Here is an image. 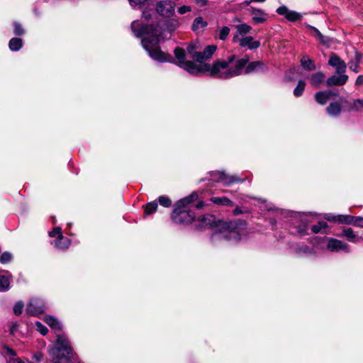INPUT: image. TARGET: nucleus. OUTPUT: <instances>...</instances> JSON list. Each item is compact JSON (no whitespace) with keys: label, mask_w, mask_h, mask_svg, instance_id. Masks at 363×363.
Instances as JSON below:
<instances>
[{"label":"nucleus","mask_w":363,"mask_h":363,"mask_svg":"<svg viewBox=\"0 0 363 363\" xmlns=\"http://www.w3.org/2000/svg\"><path fill=\"white\" fill-rule=\"evenodd\" d=\"M131 30L135 36L142 38V45L151 58L160 62L172 60L171 55L162 52L158 46L160 33L158 26L143 25L139 21H134L131 23Z\"/></svg>","instance_id":"f257e3e1"},{"label":"nucleus","mask_w":363,"mask_h":363,"mask_svg":"<svg viewBox=\"0 0 363 363\" xmlns=\"http://www.w3.org/2000/svg\"><path fill=\"white\" fill-rule=\"evenodd\" d=\"M231 55L226 60L218 61L213 65L208 64L203 67L211 76L221 79H230L245 74V67L250 59L247 56L235 60Z\"/></svg>","instance_id":"f03ea898"},{"label":"nucleus","mask_w":363,"mask_h":363,"mask_svg":"<svg viewBox=\"0 0 363 363\" xmlns=\"http://www.w3.org/2000/svg\"><path fill=\"white\" fill-rule=\"evenodd\" d=\"M198 198L196 193H193L190 196L178 201L172 213L173 221L179 224H188L194 219V214L191 211L186 210V206L191 202L196 201Z\"/></svg>","instance_id":"7ed1b4c3"},{"label":"nucleus","mask_w":363,"mask_h":363,"mask_svg":"<svg viewBox=\"0 0 363 363\" xmlns=\"http://www.w3.org/2000/svg\"><path fill=\"white\" fill-rule=\"evenodd\" d=\"M212 238L214 241L237 242L240 240V234L235 222H223L220 223L219 229L213 233Z\"/></svg>","instance_id":"20e7f679"},{"label":"nucleus","mask_w":363,"mask_h":363,"mask_svg":"<svg viewBox=\"0 0 363 363\" xmlns=\"http://www.w3.org/2000/svg\"><path fill=\"white\" fill-rule=\"evenodd\" d=\"M175 57L177 60V65L188 72L192 74H197L201 72L206 73V70L203 69L204 65L208 64H195L191 61L185 60V50L180 48H177L174 50Z\"/></svg>","instance_id":"39448f33"},{"label":"nucleus","mask_w":363,"mask_h":363,"mask_svg":"<svg viewBox=\"0 0 363 363\" xmlns=\"http://www.w3.org/2000/svg\"><path fill=\"white\" fill-rule=\"evenodd\" d=\"M72 350L64 336H58L56 342V347L49 350V354L51 356L58 358L60 356L65 358H69Z\"/></svg>","instance_id":"423d86ee"},{"label":"nucleus","mask_w":363,"mask_h":363,"mask_svg":"<svg viewBox=\"0 0 363 363\" xmlns=\"http://www.w3.org/2000/svg\"><path fill=\"white\" fill-rule=\"evenodd\" d=\"M175 4L169 0H162L157 2L155 9L157 13L163 17H172L174 13Z\"/></svg>","instance_id":"0eeeda50"},{"label":"nucleus","mask_w":363,"mask_h":363,"mask_svg":"<svg viewBox=\"0 0 363 363\" xmlns=\"http://www.w3.org/2000/svg\"><path fill=\"white\" fill-rule=\"evenodd\" d=\"M214 175L218 176V179H215V182H221L226 186H229L235 183H242L245 181V179H240L236 175H228L224 172H217Z\"/></svg>","instance_id":"6e6552de"},{"label":"nucleus","mask_w":363,"mask_h":363,"mask_svg":"<svg viewBox=\"0 0 363 363\" xmlns=\"http://www.w3.org/2000/svg\"><path fill=\"white\" fill-rule=\"evenodd\" d=\"M325 240H327L326 248L329 251L338 252L342 250L346 252H350V247L347 243L333 238H327Z\"/></svg>","instance_id":"1a4fd4ad"},{"label":"nucleus","mask_w":363,"mask_h":363,"mask_svg":"<svg viewBox=\"0 0 363 363\" xmlns=\"http://www.w3.org/2000/svg\"><path fill=\"white\" fill-rule=\"evenodd\" d=\"M45 306L43 300L40 298H33L28 304L26 312L32 315H37L43 313L45 311Z\"/></svg>","instance_id":"9d476101"},{"label":"nucleus","mask_w":363,"mask_h":363,"mask_svg":"<svg viewBox=\"0 0 363 363\" xmlns=\"http://www.w3.org/2000/svg\"><path fill=\"white\" fill-rule=\"evenodd\" d=\"M198 221L199 222V226L201 228H214L216 227L217 229H219L220 223H223L220 220H217L216 217L211 214H206L198 218Z\"/></svg>","instance_id":"9b49d317"},{"label":"nucleus","mask_w":363,"mask_h":363,"mask_svg":"<svg viewBox=\"0 0 363 363\" xmlns=\"http://www.w3.org/2000/svg\"><path fill=\"white\" fill-rule=\"evenodd\" d=\"M267 70V67L265 64L260 61H254L247 62L245 67V74H249L255 72H265Z\"/></svg>","instance_id":"f8f14e48"},{"label":"nucleus","mask_w":363,"mask_h":363,"mask_svg":"<svg viewBox=\"0 0 363 363\" xmlns=\"http://www.w3.org/2000/svg\"><path fill=\"white\" fill-rule=\"evenodd\" d=\"M277 13L281 16H284L285 18L290 21H296L301 18V14L289 10L286 6H281L277 9Z\"/></svg>","instance_id":"ddd939ff"},{"label":"nucleus","mask_w":363,"mask_h":363,"mask_svg":"<svg viewBox=\"0 0 363 363\" xmlns=\"http://www.w3.org/2000/svg\"><path fill=\"white\" fill-rule=\"evenodd\" d=\"M216 45H208L202 52H196L193 55V59L196 60L198 62H200L199 64H203L202 61L211 58L216 50Z\"/></svg>","instance_id":"4468645a"},{"label":"nucleus","mask_w":363,"mask_h":363,"mask_svg":"<svg viewBox=\"0 0 363 363\" xmlns=\"http://www.w3.org/2000/svg\"><path fill=\"white\" fill-rule=\"evenodd\" d=\"M348 77L344 73L335 74L330 77H329L325 81V84L328 86H340L343 85L347 81Z\"/></svg>","instance_id":"2eb2a0df"},{"label":"nucleus","mask_w":363,"mask_h":363,"mask_svg":"<svg viewBox=\"0 0 363 363\" xmlns=\"http://www.w3.org/2000/svg\"><path fill=\"white\" fill-rule=\"evenodd\" d=\"M249 11L252 16V21L256 24L262 23L267 18V14L262 9L250 7Z\"/></svg>","instance_id":"dca6fc26"},{"label":"nucleus","mask_w":363,"mask_h":363,"mask_svg":"<svg viewBox=\"0 0 363 363\" xmlns=\"http://www.w3.org/2000/svg\"><path fill=\"white\" fill-rule=\"evenodd\" d=\"M325 76L322 72H317L312 74L309 77V82L313 89H319L325 81Z\"/></svg>","instance_id":"f3484780"},{"label":"nucleus","mask_w":363,"mask_h":363,"mask_svg":"<svg viewBox=\"0 0 363 363\" xmlns=\"http://www.w3.org/2000/svg\"><path fill=\"white\" fill-rule=\"evenodd\" d=\"M328 64L336 68L337 73H345L346 65L337 55L335 54L332 55L328 61Z\"/></svg>","instance_id":"a211bd4d"},{"label":"nucleus","mask_w":363,"mask_h":363,"mask_svg":"<svg viewBox=\"0 0 363 363\" xmlns=\"http://www.w3.org/2000/svg\"><path fill=\"white\" fill-rule=\"evenodd\" d=\"M336 235L338 237H345L349 242L353 243L359 242L362 240V238L358 236L350 228H343L342 233Z\"/></svg>","instance_id":"6ab92c4d"},{"label":"nucleus","mask_w":363,"mask_h":363,"mask_svg":"<svg viewBox=\"0 0 363 363\" xmlns=\"http://www.w3.org/2000/svg\"><path fill=\"white\" fill-rule=\"evenodd\" d=\"M240 47L247 48L248 50L257 49L260 46V43L257 40H255L253 37L249 35L241 40H238L237 43Z\"/></svg>","instance_id":"aec40b11"},{"label":"nucleus","mask_w":363,"mask_h":363,"mask_svg":"<svg viewBox=\"0 0 363 363\" xmlns=\"http://www.w3.org/2000/svg\"><path fill=\"white\" fill-rule=\"evenodd\" d=\"M208 26V23L202 17H196L192 23L191 29L196 33H200Z\"/></svg>","instance_id":"412c9836"},{"label":"nucleus","mask_w":363,"mask_h":363,"mask_svg":"<svg viewBox=\"0 0 363 363\" xmlns=\"http://www.w3.org/2000/svg\"><path fill=\"white\" fill-rule=\"evenodd\" d=\"M52 244L56 249L59 250H65L69 247L70 245V240L62 235L60 238H57V240H54Z\"/></svg>","instance_id":"4be33fe9"},{"label":"nucleus","mask_w":363,"mask_h":363,"mask_svg":"<svg viewBox=\"0 0 363 363\" xmlns=\"http://www.w3.org/2000/svg\"><path fill=\"white\" fill-rule=\"evenodd\" d=\"M301 65L302 67L307 71H314L316 69V66L313 60L308 56L303 55L301 59Z\"/></svg>","instance_id":"5701e85b"},{"label":"nucleus","mask_w":363,"mask_h":363,"mask_svg":"<svg viewBox=\"0 0 363 363\" xmlns=\"http://www.w3.org/2000/svg\"><path fill=\"white\" fill-rule=\"evenodd\" d=\"M11 275L6 272V274L0 275V291H7L10 287Z\"/></svg>","instance_id":"b1692460"},{"label":"nucleus","mask_w":363,"mask_h":363,"mask_svg":"<svg viewBox=\"0 0 363 363\" xmlns=\"http://www.w3.org/2000/svg\"><path fill=\"white\" fill-rule=\"evenodd\" d=\"M333 96V92H317L315 99L320 104H325Z\"/></svg>","instance_id":"393cba45"},{"label":"nucleus","mask_w":363,"mask_h":363,"mask_svg":"<svg viewBox=\"0 0 363 363\" xmlns=\"http://www.w3.org/2000/svg\"><path fill=\"white\" fill-rule=\"evenodd\" d=\"M210 200L213 203L220 205V206H233L234 205V203L232 201H230L229 199H228L227 197H225V196L212 197V198H211Z\"/></svg>","instance_id":"a878e982"},{"label":"nucleus","mask_w":363,"mask_h":363,"mask_svg":"<svg viewBox=\"0 0 363 363\" xmlns=\"http://www.w3.org/2000/svg\"><path fill=\"white\" fill-rule=\"evenodd\" d=\"M230 32V29L228 26H223L221 28H218L215 34V37L221 40H225L227 39Z\"/></svg>","instance_id":"bb28decb"},{"label":"nucleus","mask_w":363,"mask_h":363,"mask_svg":"<svg viewBox=\"0 0 363 363\" xmlns=\"http://www.w3.org/2000/svg\"><path fill=\"white\" fill-rule=\"evenodd\" d=\"M235 29L236 30L234 34L242 35L250 33L252 30V28L246 23H240L235 26Z\"/></svg>","instance_id":"cd10ccee"},{"label":"nucleus","mask_w":363,"mask_h":363,"mask_svg":"<svg viewBox=\"0 0 363 363\" xmlns=\"http://www.w3.org/2000/svg\"><path fill=\"white\" fill-rule=\"evenodd\" d=\"M326 110L329 115L337 116L341 112V106L338 102L331 103Z\"/></svg>","instance_id":"c85d7f7f"},{"label":"nucleus","mask_w":363,"mask_h":363,"mask_svg":"<svg viewBox=\"0 0 363 363\" xmlns=\"http://www.w3.org/2000/svg\"><path fill=\"white\" fill-rule=\"evenodd\" d=\"M362 60V55L358 52H355L354 60H352L348 63L349 68L354 72H359V64Z\"/></svg>","instance_id":"c756f323"},{"label":"nucleus","mask_w":363,"mask_h":363,"mask_svg":"<svg viewBox=\"0 0 363 363\" xmlns=\"http://www.w3.org/2000/svg\"><path fill=\"white\" fill-rule=\"evenodd\" d=\"M23 45V42L21 38H13L10 40L9 47L11 51L19 50Z\"/></svg>","instance_id":"7c9ffc66"},{"label":"nucleus","mask_w":363,"mask_h":363,"mask_svg":"<svg viewBox=\"0 0 363 363\" xmlns=\"http://www.w3.org/2000/svg\"><path fill=\"white\" fill-rule=\"evenodd\" d=\"M328 228V225L327 223L325 221H320L318 224L313 225L311 227V230L313 233H325Z\"/></svg>","instance_id":"2f4dec72"},{"label":"nucleus","mask_w":363,"mask_h":363,"mask_svg":"<svg viewBox=\"0 0 363 363\" xmlns=\"http://www.w3.org/2000/svg\"><path fill=\"white\" fill-rule=\"evenodd\" d=\"M45 322L52 328L61 330V324L55 318L52 316H47L45 317Z\"/></svg>","instance_id":"473e14b6"},{"label":"nucleus","mask_w":363,"mask_h":363,"mask_svg":"<svg viewBox=\"0 0 363 363\" xmlns=\"http://www.w3.org/2000/svg\"><path fill=\"white\" fill-rule=\"evenodd\" d=\"M130 6L133 9H140L143 6L149 5L148 0H128Z\"/></svg>","instance_id":"72a5a7b5"},{"label":"nucleus","mask_w":363,"mask_h":363,"mask_svg":"<svg viewBox=\"0 0 363 363\" xmlns=\"http://www.w3.org/2000/svg\"><path fill=\"white\" fill-rule=\"evenodd\" d=\"M157 203L156 201L150 202L145 206V213L146 215L152 214L157 211Z\"/></svg>","instance_id":"f704fd0d"},{"label":"nucleus","mask_w":363,"mask_h":363,"mask_svg":"<svg viewBox=\"0 0 363 363\" xmlns=\"http://www.w3.org/2000/svg\"><path fill=\"white\" fill-rule=\"evenodd\" d=\"M159 203L161 206L164 207H169L172 205V201L169 199V198L161 196L158 198Z\"/></svg>","instance_id":"c9c22d12"},{"label":"nucleus","mask_w":363,"mask_h":363,"mask_svg":"<svg viewBox=\"0 0 363 363\" xmlns=\"http://www.w3.org/2000/svg\"><path fill=\"white\" fill-rule=\"evenodd\" d=\"M296 251L298 253L303 255L312 253V250L306 245L298 246Z\"/></svg>","instance_id":"e433bc0d"},{"label":"nucleus","mask_w":363,"mask_h":363,"mask_svg":"<svg viewBox=\"0 0 363 363\" xmlns=\"http://www.w3.org/2000/svg\"><path fill=\"white\" fill-rule=\"evenodd\" d=\"M23 307L24 304L22 301L17 302L13 307V313L17 315H20L23 311Z\"/></svg>","instance_id":"4c0bfd02"},{"label":"nucleus","mask_w":363,"mask_h":363,"mask_svg":"<svg viewBox=\"0 0 363 363\" xmlns=\"http://www.w3.org/2000/svg\"><path fill=\"white\" fill-rule=\"evenodd\" d=\"M12 259V255L8 252H4L0 258V261L2 264H6L9 262Z\"/></svg>","instance_id":"58836bf2"},{"label":"nucleus","mask_w":363,"mask_h":363,"mask_svg":"<svg viewBox=\"0 0 363 363\" xmlns=\"http://www.w3.org/2000/svg\"><path fill=\"white\" fill-rule=\"evenodd\" d=\"M49 235L52 238L56 237L57 238H60V237L62 236L61 228H55L51 232H50Z\"/></svg>","instance_id":"ea45409f"},{"label":"nucleus","mask_w":363,"mask_h":363,"mask_svg":"<svg viewBox=\"0 0 363 363\" xmlns=\"http://www.w3.org/2000/svg\"><path fill=\"white\" fill-rule=\"evenodd\" d=\"M35 326L37 328L38 331H39L43 335H45L48 333V328L41 323L38 321L35 322Z\"/></svg>","instance_id":"a19ab883"},{"label":"nucleus","mask_w":363,"mask_h":363,"mask_svg":"<svg viewBox=\"0 0 363 363\" xmlns=\"http://www.w3.org/2000/svg\"><path fill=\"white\" fill-rule=\"evenodd\" d=\"M191 11V7L189 6H185V5L179 6L177 9V12L180 15L185 14L188 12H190Z\"/></svg>","instance_id":"79ce46f5"},{"label":"nucleus","mask_w":363,"mask_h":363,"mask_svg":"<svg viewBox=\"0 0 363 363\" xmlns=\"http://www.w3.org/2000/svg\"><path fill=\"white\" fill-rule=\"evenodd\" d=\"M13 26L15 35H21L23 34L24 30L21 24H19L18 23H14Z\"/></svg>","instance_id":"37998d69"},{"label":"nucleus","mask_w":363,"mask_h":363,"mask_svg":"<svg viewBox=\"0 0 363 363\" xmlns=\"http://www.w3.org/2000/svg\"><path fill=\"white\" fill-rule=\"evenodd\" d=\"M317 39L321 44L327 46L330 45V43L331 41L330 38L324 36L323 34H321Z\"/></svg>","instance_id":"c03bdc74"},{"label":"nucleus","mask_w":363,"mask_h":363,"mask_svg":"<svg viewBox=\"0 0 363 363\" xmlns=\"http://www.w3.org/2000/svg\"><path fill=\"white\" fill-rule=\"evenodd\" d=\"M196 48H197L196 45L194 43H189L186 48L187 52L191 55L192 58H193V55H194L196 52H195Z\"/></svg>","instance_id":"a18cd8bd"},{"label":"nucleus","mask_w":363,"mask_h":363,"mask_svg":"<svg viewBox=\"0 0 363 363\" xmlns=\"http://www.w3.org/2000/svg\"><path fill=\"white\" fill-rule=\"evenodd\" d=\"M179 26V22L178 20L175 19V18H172L171 19L169 23H168V27L172 29V30H174L176 29L177 28H178Z\"/></svg>","instance_id":"49530a36"},{"label":"nucleus","mask_w":363,"mask_h":363,"mask_svg":"<svg viewBox=\"0 0 363 363\" xmlns=\"http://www.w3.org/2000/svg\"><path fill=\"white\" fill-rule=\"evenodd\" d=\"M306 82L304 80H299L296 87L294 91H303L306 88Z\"/></svg>","instance_id":"de8ad7c7"},{"label":"nucleus","mask_w":363,"mask_h":363,"mask_svg":"<svg viewBox=\"0 0 363 363\" xmlns=\"http://www.w3.org/2000/svg\"><path fill=\"white\" fill-rule=\"evenodd\" d=\"M307 28H308L310 30H311L313 31V35L316 38H318L322 33L319 31L318 29H317L316 28L312 26H310V25H307L306 26Z\"/></svg>","instance_id":"09e8293b"},{"label":"nucleus","mask_w":363,"mask_h":363,"mask_svg":"<svg viewBox=\"0 0 363 363\" xmlns=\"http://www.w3.org/2000/svg\"><path fill=\"white\" fill-rule=\"evenodd\" d=\"M152 11H144L143 12V18H144L146 21H150L152 18Z\"/></svg>","instance_id":"8fccbe9b"},{"label":"nucleus","mask_w":363,"mask_h":363,"mask_svg":"<svg viewBox=\"0 0 363 363\" xmlns=\"http://www.w3.org/2000/svg\"><path fill=\"white\" fill-rule=\"evenodd\" d=\"M249 35H238V34H234L233 35V42L234 43H238V40H241L242 39H244L245 38H247L248 37Z\"/></svg>","instance_id":"3c124183"},{"label":"nucleus","mask_w":363,"mask_h":363,"mask_svg":"<svg viewBox=\"0 0 363 363\" xmlns=\"http://www.w3.org/2000/svg\"><path fill=\"white\" fill-rule=\"evenodd\" d=\"M354 106L356 108H363V99H357L354 101Z\"/></svg>","instance_id":"603ef678"},{"label":"nucleus","mask_w":363,"mask_h":363,"mask_svg":"<svg viewBox=\"0 0 363 363\" xmlns=\"http://www.w3.org/2000/svg\"><path fill=\"white\" fill-rule=\"evenodd\" d=\"M356 84H363V75H359L356 79Z\"/></svg>","instance_id":"864d4df0"},{"label":"nucleus","mask_w":363,"mask_h":363,"mask_svg":"<svg viewBox=\"0 0 363 363\" xmlns=\"http://www.w3.org/2000/svg\"><path fill=\"white\" fill-rule=\"evenodd\" d=\"M8 363H25L18 359L11 358L8 361Z\"/></svg>","instance_id":"5fc2aeb1"},{"label":"nucleus","mask_w":363,"mask_h":363,"mask_svg":"<svg viewBox=\"0 0 363 363\" xmlns=\"http://www.w3.org/2000/svg\"><path fill=\"white\" fill-rule=\"evenodd\" d=\"M242 213V210L238 207L235 208V210L233 211L234 215H239V214H241Z\"/></svg>","instance_id":"6e6d98bb"},{"label":"nucleus","mask_w":363,"mask_h":363,"mask_svg":"<svg viewBox=\"0 0 363 363\" xmlns=\"http://www.w3.org/2000/svg\"><path fill=\"white\" fill-rule=\"evenodd\" d=\"M17 324H13L11 327V329H10V331H11V334H14L16 330V328H17Z\"/></svg>","instance_id":"4d7b16f0"},{"label":"nucleus","mask_w":363,"mask_h":363,"mask_svg":"<svg viewBox=\"0 0 363 363\" xmlns=\"http://www.w3.org/2000/svg\"><path fill=\"white\" fill-rule=\"evenodd\" d=\"M207 0H199L198 4H200L201 6H206L207 4Z\"/></svg>","instance_id":"13d9d810"},{"label":"nucleus","mask_w":363,"mask_h":363,"mask_svg":"<svg viewBox=\"0 0 363 363\" xmlns=\"http://www.w3.org/2000/svg\"><path fill=\"white\" fill-rule=\"evenodd\" d=\"M203 205H204L203 202L200 201V202H199V203H197V205H196V208H202V207L203 206Z\"/></svg>","instance_id":"bf43d9fd"},{"label":"nucleus","mask_w":363,"mask_h":363,"mask_svg":"<svg viewBox=\"0 0 363 363\" xmlns=\"http://www.w3.org/2000/svg\"><path fill=\"white\" fill-rule=\"evenodd\" d=\"M216 172H212L211 173V179L212 180H213L215 182V179H218V176H215L214 174L216 173Z\"/></svg>","instance_id":"052dcab7"},{"label":"nucleus","mask_w":363,"mask_h":363,"mask_svg":"<svg viewBox=\"0 0 363 363\" xmlns=\"http://www.w3.org/2000/svg\"><path fill=\"white\" fill-rule=\"evenodd\" d=\"M253 1H251V0L250 1H246L245 2H243V5L245 6H249L251 3H252Z\"/></svg>","instance_id":"680f3d73"},{"label":"nucleus","mask_w":363,"mask_h":363,"mask_svg":"<svg viewBox=\"0 0 363 363\" xmlns=\"http://www.w3.org/2000/svg\"><path fill=\"white\" fill-rule=\"evenodd\" d=\"M266 0H251V1H255L257 3H262L264 2Z\"/></svg>","instance_id":"e2e57ef3"},{"label":"nucleus","mask_w":363,"mask_h":363,"mask_svg":"<svg viewBox=\"0 0 363 363\" xmlns=\"http://www.w3.org/2000/svg\"><path fill=\"white\" fill-rule=\"evenodd\" d=\"M302 92H294V94L296 97H299L301 96Z\"/></svg>","instance_id":"0e129e2a"},{"label":"nucleus","mask_w":363,"mask_h":363,"mask_svg":"<svg viewBox=\"0 0 363 363\" xmlns=\"http://www.w3.org/2000/svg\"><path fill=\"white\" fill-rule=\"evenodd\" d=\"M9 352L11 355H13V356H15V355H16V354H15L14 351H13V350H9Z\"/></svg>","instance_id":"69168bd1"},{"label":"nucleus","mask_w":363,"mask_h":363,"mask_svg":"<svg viewBox=\"0 0 363 363\" xmlns=\"http://www.w3.org/2000/svg\"><path fill=\"white\" fill-rule=\"evenodd\" d=\"M196 3H199V0H194Z\"/></svg>","instance_id":"338daca9"},{"label":"nucleus","mask_w":363,"mask_h":363,"mask_svg":"<svg viewBox=\"0 0 363 363\" xmlns=\"http://www.w3.org/2000/svg\"><path fill=\"white\" fill-rule=\"evenodd\" d=\"M54 363H60L58 361H55Z\"/></svg>","instance_id":"774afa93"}]
</instances>
